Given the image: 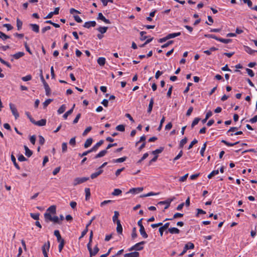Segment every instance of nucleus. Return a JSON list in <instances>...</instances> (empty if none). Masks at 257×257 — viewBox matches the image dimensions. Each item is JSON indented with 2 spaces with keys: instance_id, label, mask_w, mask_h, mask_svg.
I'll return each instance as SVG.
<instances>
[{
  "instance_id": "19",
  "label": "nucleus",
  "mask_w": 257,
  "mask_h": 257,
  "mask_svg": "<svg viewBox=\"0 0 257 257\" xmlns=\"http://www.w3.org/2000/svg\"><path fill=\"white\" fill-rule=\"evenodd\" d=\"M103 172V170L102 169H98V170L94 173H92L91 176H90V177L91 179H93L95 178H96L97 176H98L99 175H100Z\"/></svg>"
},
{
  "instance_id": "51",
  "label": "nucleus",
  "mask_w": 257,
  "mask_h": 257,
  "mask_svg": "<svg viewBox=\"0 0 257 257\" xmlns=\"http://www.w3.org/2000/svg\"><path fill=\"white\" fill-rule=\"evenodd\" d=\"M67 151V144L66 143H63L62 144V151L63 153H65Z\"/></svg>"
},
{
  "instance_id": "44",
  "label": "nucleus",
  "mask_w": 257,
  "mask_h": 257,
  "mask_svg": "<svg viewBox=\"0 0 257 257\" xmlns=\"http://www.w3.org/2000/svg\"><path fill=\"white\" fill-rule=\"evenodd\" d=\"M217 41L224 44H228L231 42L230 39H223L221 38H218Z\"/></svg>"
},
{
  "instance_id": "56",
  "label": "nucleus",
  "mask_w": 257,
  "mask_h": 257,
  "mask_svg": "<svg viewBox=\"0 0 257 257\" xmlns=\"http://www.w3.org/2000/svg\"><path fill=\"white\" fill-rule=\"evenodd\" d=\"M31 79L32 76L30 75H26V76L23 77L22 78V80H23L24 81H28L31 80Z\"/></svg>"
},
{
  "instance_id": "12",
  "label": "nucleus",
  "mask_w": 257,
  "mask_h": 257,
  "mask_svg": "<svg viewBox=\"0 0 257 257\" xmlns=\"http://www.w3.org/2000/svg\"><path fill=\"white\" fill-rule=\"evenodd\" d=\"M169 225H170V223L169 222H167L163 226H161V227H160L159 228V231L160 235L161 236H162L163 235L164 230L165 229L168 228L169 226Z\"/></svg>"
},
{
  "instance_id": "25",
  "label": "nucleus",
  "mask_w": 257,
  "mask_h": 257,
  "mask_svg": "<svg viewBox=\"0 0 257 257\" xmlns=\"http://www.w3.org/2000/svg\"><path fill=\"white\" fill-rule=\"evenodd\" d=\"M97 62L100 66H103L105 63L106 60L104 57H99Z\"/></svg>"
},
{
  "instance_id": "18",
  "label": "nucleus",
  "mask_w": 257,
  "mask_h": 257,
  "mask_svg": "<svg viewBox=\"0 0 257 257\" xmlns=\"http://www.w3.org/2000/svg\"><path fill=\"white\" fill-rule=\"evenodd\" d=\"M56 212V208L55 205H52L49 207L47 209L46 212H48L52 214H55Z\"/></svg>"
},
{
  "instance_id": "48",
  "label": "nucleus",
  "mask_w": 257,
  "mask_h": 257,
  "mask_svg": "<svg viewBox=\"0 0 257 257\" xmlns=\"http://www.w3.org/2000/svg\"><path fill=\"white\" fill-rule=\"evenodd\" d=\"M52 101L53 99H48L46 100L43 103L44 107L46 108Z\"/></svg>"
},
{
  "instance_id": "22",
  "label": "nucleus",
  "mask_w": 257,
  "mask_h": 257,
  "mask_svg": "<svg viewBox=\"0 0 257 257\" xmlns=\"http://www.w3.org/2000/svg\"><path fill=\"white\" fill-rule=\"evenodd\" d=\"M126 159V157H123L116 159H113L112 162L114 163H120L124 162Z\"/></svg>"
},
{
  "instance_id": "39",
  "label": "nucleus",
  "mask_w": 257,
  "mask_h": 257,
  "mask_svg": "<svg viewBox=\"0 0 257 257\" xmlns=\"http://www.w3.org/2000/svg\"><path fill=\"white\" fill-rule=\"evenodd\" d=\"M104 141L103 140L99 141L98 143H97L93 147V149H95L96 151L98 150L100 146H101L103 144Z\"/></svg>"
},
{
  "instance_id": "9",
  "label": "nucleus",
  "mask_w": 257,
  "mask_h": 257,
  "mask_svg": "<svg viewBox=\"0 0 257 257\" xmlns=\"http://www.w3.org/2000/svg\"><path fill=\"white\" fill-rule=\"evenodd\" d=\"M33 123L35 125L39 126H44L46 124V119H42L38 121H35V120H33Z\"/></svg>"
},
{
  "instance_id": "57",
  "label": "nucleus",
  "mask_w": 257,
  "mask_h": 257,
  "mask_svg": "<svg viewBox=\"0 0 257 257\" xmlns=\"http://www.w3.org/2000/svg\"><path fill=\"white\" fill-rule=\"evenodd\" d=\"M204 36L206 38H213V39H214L215 40H216L217 41L218 40V37H217L215 35H212V34H205L204 35Z\"/></svg>"
},
{
  "instance_id": "28",
  "label": "nucleus",
  "mask_w": 257,
  "mask_h": 257,
  "mask_svg": "<svg viewBox=\"0 0 257 257\" xmlns=\"http://www.w3.org/2000/svg\"><path fill=\"white\" fill-rule=\"evenodd\" d=\"M140 232L141 235L144 237V238H146L148 237V234L145 231L144 227L140 228Z\"/></svg>"
},
{
  "instance_id": "1",
  "label": "nucleus",
  "mask_w": 257,
  "mask_h": 257,
  "mask_svg": "<svg viewBox=\"0 0 257 257\" xmlns=\"http://www.w3.org/2000/svg\"><path fill=\"white\" fill-rule=\"evenodd\" d=\"M44 218L46 222L52 221L54 223H60L59 219L56 216H52V215L48 212H45L44 214Z\"/></svg>"
},
{
  "instance_id": "31",
  "label": "nucleus",
  "mask_w": 257,
  "mask_h": 257,
  "mask_svg": "<svg viewBox=\"0 0 257 257\" xmlns=\"http://www.w3.org/2000/svg\"><path fill=\"white\" fill-rule=\"evenodd\" d=\"M25 150V155L28 157H30L32 155V152L26 146H24Z\"/></svg>"
},
{
  "instance_id": "36",
  "label": "nucleus",
  "mask_w": 257,
  "mask_h": 257,
  "mask_svg": "<svg viewBox=\"0 0 257 257\" xmlns=\"http://www.w3.org/2000/svg\"><path fill=\"white\" fill-rule=\"evenodd\" d=\"M119 212L117 211H115L114 212V215L112 217V221L114 223L116 222V221L117 220H118V217L119 216Z\"/></svg>"
},
{
  "instance_id": "37",
  "label": "nucleus",
  "mask_w": 257,
  "mask_h": 257,
  "mask_svg": "<svg viewBox=\"0 0 257 257\" xmlns=\"http://www.w3.org/2000/svg\"><path fill=\"white\" fill-rule=\"evenodd\" d=\"M66 106L65 104L62 105L58 109L57 112L58 114H61L63 113L66 110Z\"/></svg>"
},
{
  "instance_id": "54",
  "label": "nucleus",
  "mask_w": 257,
  "mask_h": 257,
  "mask_svg": "<svg viewBox=\"0 0 257 257\" xmlns=\"http://www.w3.org/2000/svg\"><path fill=\"white\" fill-rule=\"evenodd\" d=\"M22 25H23L22 22L18 19L17 20V27L19 30L22 28Z\"/></svg>"
},
{
  "instance_id": "5",
  "label": "nucleus",
  "mask_w": 257,
  "mask_h": 257,
  "mask_svg": "<svg viewBox=\"0 0 257 257\" xmlns=\"http://www.w3.org/2000/svg\"><path fill=\"white\" fill-rule=\"evenodd\" d=\"M89 178L88 177H78L76 178L73 181V185L74 186H76L78 184H81L82 183H84L86 182V181L88 180Z\"/></svg>"
},
{
  "instance_id": "16",
  "label": "nucleus",
  "mask_w": 257,
  "mask_h": 257,
  "mask_svg": "<svg viewBox=\"0 0 257 257\" xmlns=\"http://www.w3.org/2000/svg\"><path fill=\"white\" fill-rule=\"evenodd\" d=\"M168 232L171 234H178L180 230L176 227H171L168 229Z\"/></svg>"
},
{
  "instance_id": "50",
  "label": "nucleus",
  "mask_w": 257,
  "mask_h": 257,
  "mask_svg": "<svg viewBox=\"0 0 257 257\" xmlns=\"http://www.w3.org/2000/svg\"><path fill=\"white\" fill-rule=\"evenodd\" d=\"M165 120V117L164 116H163L162 118L161 119V120L160 121V125L157 129L158 131H160L161 130L162 128L163 124Z\"/></svg>"
},
{
  "instance_id": "14",
  "label": "nucleus",
  "mask_w": 257,
  "mask_h": 257,
  "mask_svg": "<svg viewBox=\"0 0 257 257\" xmlns=\"http://www.w3.org/2000/svg\"><path fill=\"white\" fill-rule=\"evenodd\" d=\"M30 27L33 31L34 32L38 33L39 32V26L37 24H31L30 25Z\"/></svg>"
},
{
  "instance_id": "62",
  "label": "nucleus",
  "mask_w": 257,
  "mask_h": 257,
  "mask_svg": "<svg viewBox=\"0 0 257 257\" xmlns=\"http://www.w3.org/2000/svg\"><path fill=\"white\" fill-rule=\"evenodd\" d=\"M91 126L87 127L83 132L82 134L83 136H86L91 130Z\"/></svg>"
},
{
  "instance_id": "58",
  "label": "nucleus",
  "mask_w": 257,
  "mask_h": 257,
  "mask_svg": "<svg viewBox=\"0 0 257 257\" xmlns=\"http://www.w3.org/2000/svg\"><path fill=\"white\" fill-rule=\"evenodd\" d=\"M113 202V200H104L103 201H102L101 203H100V206L101 207H103L104 205H106V204H107L109 203H111Z\"/></svg>"
},
{
  "instance_id": "60",
  "label": "nucleus",
  "mask_w": 257,
  "mask_h": 257,
  "mask_svg": "<svg viewBox=\"0 0 257 257\" xmlns=\"http://www.w3.org/2000/svg\"><path fill=\"white\" fill-rule=\"evenodd\" d=\"M183 155V151L181 150L179 153L174 158L173 161L174 162L176 161V160L179 159Z\"/></svg>"
},
{
  "instance_id": "7",
  "label": "nucleus",
  "mask_w": 257,
  "mask_h": 257,
  "mask_svg": "<svg viewBox=\"0 0 257 257\" xmlns=\"http://www.w3.org/2000/svg\"><path fill=\"white\" fill-rule=\"evenodd\" d=\"M49 247H50V243L49 241L48 242L47 244V243L44 244L42 247V251H43V253L45 257H48V254H47V251L49 250Z\"/></svg>"
},
{
  "instance_id": "15",
  "label": "nucleus",
  "mask_w": 257,
  "mask_h": 257,
  "mask_svg": "<svg viewBox=\"0 0 257 257\" xmlns=\"http://www.w3.org/2000/svg\"><path fill=\"white\" fill-rule=\"evenodd\" d=\"M116 231L118 233L121 234L122 232V227L120 223V221L119 220H117L116 221Z\"/></svg>"
},
{
  "instance_id": "52",
  "label": "nucleus",
  "mask_w": 257,
  "mask_h": 257,
  "mask_svg": "<svg viewBox=\"0 0 257 257\" xmlns=\"http://www.w3.org/2000/svg\"><path fill=\"white\" fill-rule=\"evenodd\" d=\"M246 71L247 73L248 74V75L249 76H250L251 77H252L254 76V73L251 69H249V68H246Z\"/></svg>"
},
{
  "instance_id": "63",
  "label": "nucleus",
  "mask_w": 257,
  "mask_h": 257,
  "mask_svg": "<svg viewBox=\"0 0 257 257\" xmlns=\"http://www.w3.org/2000/svg\"><path fill=\"white\" fill-rule=\"evenodd\" d=\"M245 51L249 54H252L253 52H254V51L252 50L250 48H249V47H245Z\"/></svg>"
},
{
  "instance_id": "29",
  "label": "nucleus",
  "mask_w": 257,
  "mask_h": 257,
  "mask_svg": "<svg viewBox=\"0 0 257 257\" xmlns=\"http://www.w3.org/2000/svg\"><path fill=\"white\" fill-rule=\"evenodd\" d=\"M25 53L23 52H19L18 53H16V54H14L13 55V57L15 58L16 59H18L20 58L23 57L24 56Z\"/></svg>"
},
{
  "instance_id": "2",
  "label": "nucleus",
  "mask_w": 257,
  "mask_h": 257,
  "mask_svg": "<svg viewBox=\"0 0 257 257\" xmlns=\"http://www.w3.org/2000/svg\"><path fill=\"white\" fill-rule=\"evenodd\" d=\"M146 243V242L145 241H142L140 242H138L132 246L130 249L129 250H141L143 249V245Z\"/></svg>"
},
{
  "instance_id": "55",
  "label": "nucleus",
  "mask_w": 257,
  "mask_h": 257,
  "mask_svg": "<svg viewBox=\"0 0 257 257\" xmlns=\"http://www.w3.org/2000/svg\"><path fill=\"white\" fill-rule=\"evenodd\" d=\"M0 38H2L3 40H5L7 39L10 38V37L8 35H6L4 33L0 32Z\"/></svg>"
},
{
  "instance_id": "3",
  "label": "nucleus",
  "mask_w": 257,
  "mask_h": 257,
  "mask_svg": "<svg viewBox=\"0 0 257 257\" xmlns=\"http://www.w3.org/2000/svg\"><path fill=\"white\" fill-rule=\"evenodd\" d=\"M194 248V245L193 243H192L191 242H188L187 244H186L185 245L183 250L181 252V253H180V254H179V256H182V255H184L186 252L187 250H188L189 249H193Z\"/></svg>"
},
{
  "instance_id": "40",
  "label": "nucleus",
  "mask_w": 257,
  "mask_h": 257,
  "mask_svg": "<svg viewBox=\"0 0 257 257\" xmlns=\"http://www.w3.org/2000/svg\"><path fill=\"white\" fill-rule=\"evenodd\" d=\"M183 216V214H182V213H175L174 215L173 218H170V219L166 218L165 219V220H173V219H175V218H179V217H182Z\"/></svg>"
},
{
  "instance_id": "45",
  "label": "nucleus",
  "mask_w": 257,
  "mask_h": 257,
  "mask_svg": "<svg viewBox=\"0 0 257 257\" xmlns=\"http://www.w3.org/2000/svg\"><path fill=\"white\" fill-rule=\"evenodd\" d=\"M116 130L119 132H124L125 130V126L123 124H119L116 127Z\"/></svg>"
},
{
  "instance_id": "21",
  "label": "nucleus",
  "mask_w": 257,
  "mask_h": 257,
  "mask_svg": "<svg viewBox=\"0 0 257 257\" xmlns=\"http://www.w3.org/2000/svg\"><path fill=\"white\" fill-rule=\"evenodd\" d=\"M54 234L57 237L58 242H60L61 240H64L62 238L59 230H55Z\"/></svg>"
},
{
  "instance_id": "20",
  "label": "nucleus",
  "mask_w": 257,
  "mask_h": 257,
  "mask_svg": "<svg viewBox=\"0 0 257 257\" xmlns=\"http://www.w3.org/2000/svg\"><path fill=\"white\" fill-rule=\"evenodd\" d=\"M92 142H93V140L92 138H89V139H87L84 144V147L85 148H88L89 147H90L91 146V145L92 143Z\"/></svg>"
},
{
  "instance_id": "38",
  "label": "nucleus",
  "mask_w": 257,
  "mask_h": 257,
  "mask_svg": "<svg viewBox=\"0 0 257 257\" xmlns=\"http://www.w3.org/2000/svg\"><path fill=\"white\" fill-rule=\"evenodd\" d=\"M219 173V170H213V171H212L208 175V179H211L213 176H215V175H216L217 174H218Z\"/></svg>"
},
{
  "instance_id": "8",
  "label": "nucleus",
  "mask_w": 257,
  "mask_h": 257,
  "mask_svg": "<svg viewBox=\"0 0 257 257\" xmlns=\"http://www.w3.org/2000/svg\"><path fill=\"white\" fill-rule=\"evenodd\" d=\"M143 187L133 188L130 189L128 193L132 194H138L143 191Z\"/></svg>"
},
{
  "instance_id": "33",
  "label": "nucleus",
  "mask_w": 257,
  "mask_h": 257,
  "mask_svg": "<svg viewBox=\"0 0 257 257\" xmlns=\"http://www.w3.org/2000/svg\"><path fill=\"white\" fill-rule=\"evenodd\" d=\"M221 143L224 144L227 146L232 147V146H234V145H235L236 144H238L239 143V142H235L234 143H229V142L226 141L225 140H222L221 141Z\"/></svg>"
},
{
  "instance_id": "11",
  "label": "nucleus",
  "mask_w": 257,
  "mask_h": 257,
  "mask_svg": "<svg viewBox=\"0 0 257 257\" xmlns=\"http://www.w3.org/2000/svg\"><path fill=\"white\" fill-rule=\"evenodd\" d=\"M98 20H100L106 24H110V22L108 19H106L101 13H99L97 17Z\"/></svg>"
},
{
  "instance_id": "47",
  "label": "nucleus",
  "mask_w": 257,
  "mask_h": 257,
  "mask_svg": "<svg viewBox=\"0 0 257 257\" xmlns=\"http://www.w3.org/2000/svg\"><path fill=\"white\" fill-rule=\"evenodd\" d=\"M59 242V244L58 246L59 251V252H61L62 251V250L63 247H64V245L65 244V241H64V240H61L60 242Z\"/></svg>"
},
{
  "instance_id": "46",
  "label": "nucleus",
  "mask_w": 257,
  "mask_h": 257,
  "mask_svg": "<svg viewBox=\"0 0 257 257\" xmlns=\"http://www.w3.org/2000/svg\"><path fill=\"white\" fill-rule=\"evenodd\" d=\"M187 142V138H184L183 139L181 140L179 144V147L181 148H182L185 144H186Z\"/></svg>"
},
{
  "instance_id": "59",
  "label": "nucleus",
  "mask_w": 257,
  "mask_h": 257,
  "mask_svg": "<svg viewBox=\"0 0 257 257\" xmlns=\"http://www.w3.org/2000/svg\"><path fill=\"white\" fill-rule=\"evenodd\" d=\"M198 143V141L196 139H194L189 145L188 149H190L192 148V147L196 144Z\"/></svg>"
},
{
  "instance_id": "17",
  "label": "nucleus",
  "mask_w": 257,
  "mask_h": 257,
  "mask_svg": "<svg viewBox=\"0 0 257 257\" xmlns=\"http://www.w3.org/2000/svg\"><path fill=\"white\" fill-rule=\"evenodd\" d=\"M139 253L137 251H134L124 254V257H139Z\"/></svg>"
},
{
  "instance_id": "23",
  "label": "nucleus",
  "mask_w": 257,
  "mask_h": 257,
  "mask_svg": "<svg viewBox=\"0 0 257 257\" xmlns=\"http://www.w3.org/2000/svg\"><path fill=\"white\" fill-rule=\"evenodd\" d=\"M75 107V104L73 105V107L70 109L68 111H67L66 112H65L64 114H63V118L65 119H66L68 116L70 114H71L72 112H73V109Z\"/></svg>"
},
{
  "instance_id": "13",
  "label": "nucleus",
  "mask_w": 257,
  "mask_h": 257,
  "mask_svg": "<svg viewBox=\"0 0 257 257\" xmlns=\"http://www.w3.org/2000/svg\"><path fill=\"white\" fill-rule=\"evenodd\" d=\"M99 250L98 247L97 246H95L93 249H92L90 251H89L90 256L92 257V256L96 255L99 251Z\"/></svg>"
},
{
  "instance_id": "49",
  "label": "nucleus",
  "mask_w": 257,
  "mask_h": 257,
  "mask_svg": "<svg viewBox=\"0 0 257 257\" xmlns=\"http://www.w3.org/2000/svg\"><path fill=\"white\" fill-rule=\"evenodd\" d=\"M206 148V143H205L203 145V146L202 147L201 150H200V154H201V156H202V157L204 156V152L205 151Z\"/></svg>"
},
{
  "instance_id": "35",
  "label": "nucleus",
  "mask_w": 257,
  "mask_h": 257,
  "mask_svg": "<svg viewBox=\"0 0 257 257\" xmlns=\"http://www.w3.org/2000/svg\"><path fill=\"white\" fill-rule=\"evenodd\" d=\"M85 199L86 200H88L90 196V190L88 188H86L85 189Z\"/></svg>"
},
{
  "instance_id": "6",
  "label": "nucleus",
  "mask_w": 257,
  "mask_h": 257,
  "mask_svg": "<svg viewBox=\"0 0 257 257\" xmlns=\"http://www.w3.org/2000/svg\"><path fill=\"white\" fill-rule=\"evenodd\" d=\"M174 199H175V198H171H171H168L167 200H166L165 201H163L159 202L158 203V204H159V205H165L164 209H167V208H168L169 207L171 203L172 202V201H173L174 200Z\"/></svg>"
},
{
  "instance_id": "32",
  "label": "nucleus",
  "mask_w": 257,
  "mask_h": 257,
  "mask_svg": "<svg viewBox=\"0 0 257 257\" xmlns=\"http://www.w3.org/2000/svg\"><path fill=\"white\" fill-rule=\"evenodd\" d=\"M44 86L46 91V95L49 96L50 94L51 90L48 84L46 82H45Z\"/></svg>"
},
{
  "instance_id": "43",
  "label": "nucleus",
  "mask_w": 257,
  "mask_h": 257,
  "mask_svg": "<svg viewBox=\"0 0 257 257\" xmlns=\"http://www.w3.org/2000/svg\"><path fill=\"white\" fill-rule=\"evenodd\" d=\"M107 30V27H100L97 29V30L101 34L105 33Z\"/></svg>"
},
{
  "instance_id": "10",
  "label": "nucleus",
  "mask_w": 257,
  "mask_h": 257,
  "mask_svg": "<svg viewBox=\"0 0 257 257\" xmlns=\"http://www.w3.org/2000/svg\"><path fill=\"white\" fill-rule=\"evenodd\" d=\"M96 23L95 21H88V22H85L84 24L83 27L89 29L90 27H95L96 26Z\"/></svg>"
},
{
  "instance_id": "30",
  "label": "nucleus",
  "mask_w": 257,
  "mask_h": 257,
  "mask_svg": "<svg viewBox=\"0 0 257 257\" xmlns=\"http://www.w3.org/2000/svg\"><path fill=\"white\" fill-rule=\"evenodd\" d=\"M11 160H12V161L13 162L15 167L18 170H19L20 169L19 166L18 165V164L17 163V162H16V159L15 158V157L12 154L11 156Z\"/></svg>"
},
{
  "instance_id": "42",
  "label": "nucleus",
  "mask_w": 257,
  "mask_h": 257,
  "mask_svg": "<svg viewBox=\"0 0 257 257\" xmlns=\"http://www.w3.org/2000/svg\"><path fill=\"white\" fill-rule=\"evenodd\" d=\"M30 216L34 220H38L39 219L40 214L39 213H31Z\"/></svg>"
},
{
  "instance_id": "34",
  "label": "nucleus",
  "mask_w": 257,
  "mask_h": 257,
  "mask_svg": "<svg viewBox=\"0 0 257 257\" xmlns=\"http://www.w3.org/2000/svg\"><path fill=\"white\" fill-rule=\"evenodd\" d=\"M163 150H164V148L160 147L159 149H158L155 151H153L152 153V154L155 155V156H157V154L161 153Z\"/></svg>"
},
{
  "instance_id": "24",
  "label": "nucleus",
  "mask_w": 257,
  "mask_h": 257,
  "mask_svg": "<svg viewBox=\"0 0 257 257\" xmlns=\"http://www.w3.org/2000/svg\"><path fill=\"white\" fill-rule=\"evenodd\" d=\"M180 35H181V32H177V33L169 34L167 36L168 37V39H170L174 38L175 37L179 36Z\"/></svg>"
},
{
  "instance_id": "61",
  "label": "nucleus",
  "mask_w": 257,
  "mask_h": 257,
  "mask_svg": "<svg viewBox=\"0 0 257 257\" xmlns=\"http://www.w3.org/2000/svg\"><path fill=\"white\" fill-rule=\"evenodd\" d=\"M148 153H146L144 154L142 158L139 161H138V163H141L143 160L146 159L148 157Z\"/></svg>"
},
{
  "instance_id": "41",
  "label": "nucleus",
  "mask_w": 257,
  "mask_h": 257,
  "mask_svg": "<svg viewBox=\"0 0 257 257\" xmlns=\"http://www.w3.org/2000/svg\"><path fill=\"white\" fill-rule=\"evenodd\" d=\"M122 191L119 189H115L112 193V195L113 196H118L120 195Z\"/></svg>"
},
{
  "instance_id": "64",
  "label": "nucleus",
  "mask_w": 257,
  "mask_h": 257,
  "mask_svg": "<svg viewBox=\"0 0 257 257\" xmlns=\"http://www.w3.org/2000/svg\"><path fill=\"white\" fill-rule=\"evenodd\" d=\"M69 144L72 146H74L76 144L75 137L71 138L69 141Z\"/></svg>"
},
{
  "instance_id": "27",
  "label": "nucleus",
  "mask_w": 257,
  "mask_h": 257,
  "mask_svg": "<svg viewBox=\"0 0 257 257\" xmlns=\"http://www.w3.org/2000/svg\"><path fill=\"white\" fill-rule=\"evenodd\" d=\"M106 153H107L106 150H102L98 154H97L95 156V158L96 159V158L102 157L104 156H105Z\"/></svg>"
},
{
  "instance_id": "26",
  "label": "nucleus",
  "mask_w": 257,
  "mask_h": 257,
  "mask_svg": "<svg viewBox=\"0 0 257 257\" xmlns=\"http://www.w3.org/2000/svg\"><path fill=\"white\" fill-rule=\"evenodd\" d=\"M153 104H154V99L153 98H152L150 101V103H149V106H148V110H147V111L148 113H150L151 112L152 109H153Z\"/></svg>"
},
{
  "instance_id": "53",
  "label": "nucleus",
  "mask_w": 257,
  "mask_h": 257,
  "mask_svg": "<svg viewBox=\"0 0 257 257\" xmlns=\"http://www.w3.org/2000/svg\"><path fill=\"white\" fill-rule=\"evenodd\" d=\"M200 119L199 118H198V117H196V118H195L193 120V122H192V124H191V127H192V128H193L195 125H196V124H198V123L199 122V121Z\"/></svg>"
},
{
  "instance_id": "4",
  "label": "nucleus",
  "mask_w": 257,
  "mask_h": 257,
  "mask_svg": "<svg viewBox=\"0 0 257 257\" xmlns=\"http://www.w3.org/2000/svg\"><path fill=\"white\" fill-rule=\"evenodd\" d=\"M10 108L12 111V114L14 115L15 118L16 119H18L19 117V114L18 112V110L15 106V104L10 103Z\"/></svg>"
}]
</instances>
